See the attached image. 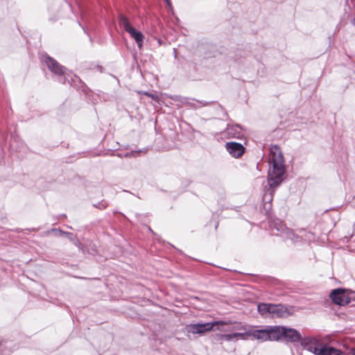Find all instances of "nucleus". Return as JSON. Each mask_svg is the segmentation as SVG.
<instances>
[{
	"instance_id": "nucleus-7",
	"label": "nucleus",
	"mask_w": 355,
	"mask_h": 355,
	"mask_svg": "<svg viewBox=\"0 0 355 355\" xmlns=\"http://www.w3.org/2000/svg\"><path fill=\"white\" fill-rule=\"evenodd\" d=\"M225 148L235 158L241 157L245 153V148L239 143L230 141L225 144Z\"/></svg>"
},
{
	"instance_id": "nucleus-22",
	"label": "nucleus",
	"mask_w": 355,
	"mask_h": 355,
	"mask_svg": "<svg viewBox=\"0 0 355 355\" xmlns=\"http://www.w3.org/2000/svg\"><path fill=\"white\" fill-rule=\"evenodd\" d=\"M170 0H166V1H167L168 3L169 2Z\"/></svg>"
},
{
	"instance_id": "nucleus-17",
	"label": "nucleus",
	"mask_w": 355,
	"mask_h": 355,
	"mask_svg": "<svg viewBox=\"0 0 355 355\" xmlns=\"http://www.w3.org/2000/svg\"><path fill=\"white\" fill-rule=\"evenodd\" d=\"M144 94L146 95L147 96H149V97H151V98H154V96L152 94L146 92Z\"/></svg>"
},
{
	"instance_id": "nucleus-16",
	"label": "nucleus",
	"mask_w": 355,
	"mask_h": 355,
	"mask_svg": "<svg viewBox=\"0 0 355 355\" xmlns=\"http://www.w3.org/2000/svg\"><path fill=\"white\" fill-rule=\"evenodd\" d=\"M347 355H355V348L351 349L349 353Z\"/></svg>"
},
{
	"instance_id": "nucleus-3",
	"label": "nucleus",
	"mask_w": 355,
	"mask_h": 355,
	"mask_svg": "<svg viewBox=\"0 0 355 355\" xmlns=\"http://www.w3.org/2000/svg\"><path fill=\"white\" fill-rule=\"evenodd\" d=\"M231 321H215L214 322L191 324L188 325V331L192 334H203L211 331L216 326L230 324Z\"/></svg>"
},
{
	"instance_id": "nucleus-10",
	"label": "nucleus",
	"mask_w": 355,
	"mask_h": 355,
	"mask_svg": "<svg viewBox=\"0 0 355 355\" xmlns=\"http://www.w3.org/2000/svg\"><path fill=\"white\" fill-rule=\"evenodd\" d=\"M272 317L284 318L288 315L287 309L282 304L272 305L271 314Z\"/></svg>"
},
{
	"instance_id": "nucleus-21",
	"label": "nucleus",
	"mask_w": 355,
	"mask_h": 355,
	"mask_svg": "<svg viewBox=\"0 0 355 355\" xmlns=\"http://www.w3.org/2000/svg\"><path fill=\"white\" fill-rule=\"evenodd\" d=\"M267 196H268V193H266L264 194V196H263V199H264V200L266 198Z\"/></svg>"
},
{
	"instance_id": "nucleus-14",
	"label": "nucleus",
	"mask_w": 355,
	"mask_h": 355,
	"mask_svg": "<svg viewBox=\"0 0 355 355\" xmlns=\"http://www.w3.org/2000/svg\"><path fill=\"white\" fill-rule=\"evenodd\" d=\"M233 336H234L235 338H240L245 340L247 337H250V330L246 331L243 333H234Z\"/></svg>"
},
{
	"instance_id": "nucleus-1",
	"label": "nucleus",
	"mask_w": 355,
	"mask_h": 355,
	"mask_svg": "<svg viewBox=\"0 0 355 355\" xmlns=\"http://www.w3.org/2000/svg\"><path fill=\"white\" fill-rule=\"evenodd\" d=\"M268 159L272 168L268 172V182L270 187H275L282 182L286 170L284 158L279 146L273 145L270 147Z\"/></svg>"
},
{
	"instance_id": "nucleus-23",
	"label": "nucleus",
	"mask_w": 355,
	"mask_h": 355,
	"mask_svg": "<svg viewBox=\"0 0 355 355\" xmlns=\"http://www.w3.org/2000/svg\"><path fill=\"white\" fill-rule=\"evenodd\" d=\"M170 0H166V1H167L168 3L169 2Z\"/></svg>"
},
{
	"instance_id": "nucleus-20",
	"label": "nucleus",
	"mask_w": 355,
	"mask_h": 355,
	"mask_svg": "<svg viewBox=\"0 0 355 355\" xmlns=\"http://www.w3.org/2000/svg\"><path fill=\"white\" fill-rule=\"evenodd\" d=\"M236 329H239V330H245V327L244 326H242V327H237Z\"/></svg>"
},
{
	"instance_id": "nucleus-11",
	"label": "nucleus",
	"mask_w": 355,
	"mask_h": 355,
	"mask_svg": "<svg viewBox=\"0 0 355 355\" xmlns=\"http://www.w3.org/2000/svg\"><path fill=\"white\" fill-rule=\"evenodd\" d=\"M250 337H252L254 339L259 340H261L263 342L268 340L267 328L261 329L250 330Z\"/></svg>"
},
{
	"instance_id": "nucleus-12",
	"label": "nucleus",
	"mask_w": 355,
	"mask_h": 355,
	"mask_svg": "<svg viewBox=\"0 0 355 355\" xmlns=\"http://www.w3.org/2000/svg\"><path fill=\"white\" fill-rule=\"evenodd\" d=\"M319 355H340V351L332 347L323 345L320 349Z\"/></svg>"
},
{
	"instance_id": "nucleus-6",
	"label": "nucleus",
	"mask_w": 355,
	"mask_h": 355,
	"mask_svg": "<svg viewBox=\"0 0 355 355\" xmlns=\"http://www.w3.org/2000/svg\"><path fill=\"white\" fill-rule=\"evenodd\" d=\"M301 344L305 347L306 349L316 355H319L320 349L322 348L324 345L319 340L315 338L302 339Z\"/></svg>"
},
{
	"instance_id": "nucleus-5",
	"label": "nucleus",
	"mask_w": 355,
	"mask_h": 355,
	"mask_svg": "<svg viewBox=\"0 0 355 355\" xmlns=\"http://www.w3.org/2000/svg\"><path fill=\"white\" fill-rule=\"evenodd\" d=\"M44 62L48 69L55 75L62 76L65 74L66 68L49 55H44Z\"/></svg>"
},
{
	"instance_id": "nucleus-15",
	"label": "nucleus",
	"mask_w": 355,
	"mask_h": 355,
	"mask_svg": "<svg viewBox=\"0 0 355 355\" xmlns=\"http://www.w3.org/2000/svg\"><path fill=\"white\" fill-rule=\"evenodd\" d=\"M217 336L219 340H222L225 339L227 341H230L232 338H235L234 336H233V334H218Z\"/></svg>"
},
{
	"instance_id": "nucleus-13",
	"label": "nucleus",
	"mask_w": 355,
	"mask_h": 355,
	"mask_svg": "<svg viewBox=\"0 0 355 355\" xmlns=\"http://www.w3.org/2000/svg\"><path fill=\"white\" fill-rule=\"evenodd\" d=\"M272 304L260 303L258 304V312L261 315H266L269 313L271 314V309Z\"/></svg>"
},
{
	"instance_id": "nucleus-2",
	"label": "nucleus",
	"mask_w": 355,
	"mask_h": 355,
	"mask_svg": "<svg viewBox=\"0 0 355 355\" xmlns=\"http://www.w3.org/2000/svg\"><path fill=\"white\" fill-rule=\"evenodd\" d=\"M119 26L123 28L127 33L130 34L135 42L137 43L139 49L142 46L144 36L140 31H137L130 23L128 19L123 15L119 17Z\"/></svg>"
},
{
	"instance_id": "nucleus-4",
	"label": "nucleus",
	"mask_w": 355,
	"mask_h": 355,
	"mask_svg": "<svg viewBox=\"0 0 355 355\" xmlns=\"http://www.w3.org/2000/svg\"><path fill=\"white\" fill-rule=\"evenodd\" d=\"M330 297L335 304L340 306L347 305L351 301V298L347 290L343 288L333 290L330 294Z\"/></svg>"
},
{
	"instance_id": "nucleus-8",
	"label": "nucleus",
	"mask_w": 355,
	"mask_h": 355,
	"mask_svg": "<svg viewBox=\"0 0 355 355\" xmlns=\"http://www.w3.org/2000/svg\"><path fill=\"white\" fill-rule=\"evenodd\" d=\"M283 331L284 333L283 334L282 339L286 341L291 343L302 342V336L296 329L283 327Z\"/></svg>"
},
{
	"instance_id": "nucleus-9",
	"label": "nucleus",
	"mask_w": 355,
	"mask_h": 355,
	"mask_svg": "<svg viewBox=\"0 0 355 355\" xmlns=\"http://www.w3.org/2000/svg\"><path fill=\"white\" fill-rule=\"evenodd\" d=\"M266 328L268 340H279L282 339V336L284 333L283 327L275 326L267 327Z\"/></svg>"
},
{
	"instance_id": "nucleus-18",
	"label": "nucleus",
	"mask_w": 355,
	"mask_h": 355,
	"mask_svg": "<svg viewBox=\"0 0 355 355\" xmlns=\"http://www.w3.org/2000/svg\"><path fill=\"white\" fill-rule=\"evenodd\" d=\"M144 94L146 95L147 96H149V97H151V98H154V96L152 94L146 92Z\"/></svg>"
},
{
	"instance_id": "nucleus-19",
	"label": "nucleus",
	"mask_w": 355,
	"mask_h": 355,
	"mask_svg": "<svg viewBox=\"0 0 355 355\" xmlns=\"http://www.w3.org/2000/svg\"><path fill=\"white\" fill-rule=\"evenodd\" d=\"M273 193H274V191L273 190H271L269 193V195H270V200H272V196H273Z\"/></svg>"
}]
</instances>
